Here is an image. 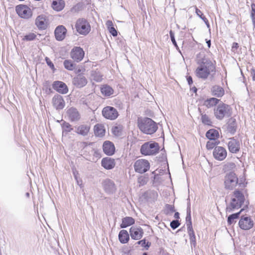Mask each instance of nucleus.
Returning <instances> with one entry per match:
<instances>
[{
	"label": "nucleus",
	"instance_id": "obj_64",
	"mask_svg": "<svg viewBox=\"0 0 255 255\" xmlns=\"http://www.w3.org/2000/svg\"><path fill=\"white\" fill-rule=\"evenodd\" d=\"M206 43L207 44V46H208V47L209 48L211 47V40H207V39H206Z\"/></svg>",
	"mask_w": 255,
	"mask_h": 255
},
{
	"label": "nucleus",
	"instance_id": "obj_30",
	"mask_svg": "<svg viewBox=\"0 0 255 255\" xmlns=\"http://www.w3.org/2000/svg\"><path fill=\"white\" fill-rule=\"evenodd\" d=\"M94 131L96 136L102 137L105 135L106 130L103 125L98 124L95 125Z\"/></svg>",
	"mask_w": 255,
	"mask_h": 255
},
{
	"label": "nucleus",
	"instance_id": "obj_44",
	"mask_svg": "<svg viewBox=\"0 0 255 255\" xmlns=\"http://www.w3.org/2000/svg\"><path fill=\"white\" fill-rule=\"evenodd\" d=\"M135 244L141 245V246L146 250H148V249L151 246V243L148 241H146L145 238H144L141 240L138 241L135 243Z\"/></svg>",
	"mask_w": 255,
	"mask_h": 255
},
{
	"label": "nucleus",
	"instance_id": "obj_60",
	"mask_svg": "<svg viewBox=\"0 0 255 255\" xmlns=\"http://www.w3.org/2000/svg\"><path fill=\"white\" fill-rule=\"evenodd\" d=\"M106 25L108 29L114 26L113 23L111 20H108L106 22Z\"/></svg>",
	"mask_w": 255,
	"mask_h": 255
},
{
	"label": "nucleus",
	"instance_id": "obj_21",
	"mask_svg": "<svg viewBox=\"0 0 255 255\" xmlns=\"http://www.w3.org/2000/svg\"><path fill=\"white\" fill-rule=\"evenodd\" d=\"M67 31V29L64 25L57 26L54 30L55 39L59 41L63 40L65 38Z\"/></svg>",
	"mask_w": 255,
	"mask_h": 255
},
{
	"label": "nucleus",
	"instance_id": "obj_34",
	"mask_svg": "<svg viewBox=\"0 0 255 255\" xmlns=\"http://www.w3.org/2000/svg\"><path fill=\"white\" fill-rule=\"evenodd\" d=\"M206 136L209 140H217L219 136V133L217 130L212 128L206 132Z\"/></svg>",
	"mask_w": 255,
	"mask_h": 255
},
{
	"label": "nucleus",
	"instance_id": "obj_11",
	"mask_svg": "<svg viewBox=\"0 0 255 255\" xmlns=\"http://www.w3.org/2000/svg\"><path fill=\"white\" fill-rule=\"evenodd\" d=\"M102 115L106 119L110 120H114L119 116L117 109L111 106L105 107L102 110Z\"/></svg>",
	"mask_w": 255,
	"mask_h": 255
},
{
	"label": "nucleus",
	"instance_id": "obj_18",
	"mask_svg": "<svg viewBox=\"0 0 255 255\" xmlns=\"http://www.w3.org/2000/svg\"><path fill=\"white\" fill-rule=\"evenodd\" d=\"M104 191L108 194H112L115 192L116 187L113 181L110 179H106L102 182Z\"/></svg>",
	"mask_w": 255,
	"mask_h": 255
},
{
	"label": "nucleus",
	"instance_id": "obj_7",
	"mask_svg": "<svg viewBox=\"0 0 255 255\" xmlns=\"http://www.w3.org/2000/svg\"><path fill=\"white\" fill-rule=\"evenodd\" d=\"M197 64L203 67L204 70L210 75L212 73L215 74L216 72V64L213 63L209 58L204 56L197 61Z\"/></svg>",
	"mask_w": 255,
	"mask_h": 255
},
{
	"label": "nucleus",
	"instance_id": "obj_27",
	"mask_svg": "<svg viewBox=\"0 0 255 255\" xmlns=\"http://www.w3.org/2000/svg\"><path fill=\"white\" fill-rule=\"evenodd\" d=\"M195 73L198 78L203 80L207 79L208 76L210 75V74L204 70L203 67L199 65H198V66L196 68Z\"/></svg>",
	"mask_w": 255,
	"mask_h": 255
},
{
	"label": "nucleus",
	"instance_id": "obj_39",
	"mask_svg": "<svg viewBox=\"0 0 255 255\" xmlns=\"http://www.w3.org/2000/svg\"><path fill=\"white\" fill-rule=\"evenodd\" d=\"M199 111L200 113H201V111L200 108H199ZM201 121L204 125L209 126H212V122L211 121V119H210L208 115H207L206 114L201 113Z\"/></svg>",
	"mask_w": 255,
	"mask_h": 255
},
{
	"label": "nucleus",
	"instance_id": "obj_56",
	"mask_svg": "<svg viewBox=\"0 0 255 255\" xmlns=\"http://www.w3.org/2000/svg\"><path fill=\"white\" fill-rule=\"evenodd\" d=\"M252 11H251V17L254 15L255 16V4L252 3L251 4Z\"/></svg>",
	"mask_w": 255,
	"mask_h": 255
},
{
	"label": "nucleus",
	"instance_id": "obj_48",
	"mask_svg": "<svg viewBox=\"0 0 255 255\" xmlns=\"http://www.w3.org/2000/svg\"><path fill=\"white\" fill-rule=\"evenodd\" d=\"M175 211L174 205L166 204L164 212L166 215H169Z\"/></svg>",
	"mask_w": 255,
	"mask_h": 255
},
{
	"label": "nucleus",
	"instance_id": "obj_37",
	"mask_svg": "<svg viewBox=\"0 0 255 255\" xmlns=\"http://www.w3.org/2000/svg\"><path fill=\"white\" fill-rule=\"evenodd\" d=\"M61 128L62 129L63 135H66L73 129L72 126L69 123L66 122V121L63 122L62 124H61Z\"/></svg>",
	"mask_w": 255,
	"mask_h": 255
},
{
	"label": "nucleus",
	"instance_id": "obj_52",
	"mask_svg": "<svg viewBox=\"0 0 255 255\" xmlns=\"http://www.w3.org/2000/svg\"><path fill=\"white\" fill-rule=\"evenodd\" d=\"M45 60L47 65L53 70V72H54L56 69L54 67L53 63L50 60V59L48 57H46L45 58Z\"/></svg>",
	"mask_w": 255,
	"mask_h": 255
},
{
	"label": "nucleus",
	"instance_id": "obj_2",
	"mask_svg": "<svg viewBox=\"0 0 255 255\" xmlns=\"http://www.w3.org/2000/svg\"><path fill=\"white\" fill-rule=\"evenodd\" d=\"M245 201V197L242 191L235 190L233 192L231 202L226 208V212L231 213L242 207Z\"/></svg>",
	"mask_w": 255,
	"mask_h": 255
},
{
	"label": "nucleus",
	"instance_id": "obj_28",
	"mask_svg": "<svg viewBox=\"0 0 255 255\" xmlns=\"http://www.w3.org/2000/svg\"><path fill=\"white\" fill-rule=\"evenodd\" d=\"M212 95L218 98L222 97L225 94L224 89L220 86H213L211 89Z\"/></svg>",
	"mask_w": 255,
	"mask_h": 255
},
{
	"label": "nucleus",
	"instance_id": "obj_1",
	"mask_svg": "<svg viewBox=\"0 0 255 255\" xmlns=\"http://www.w3.org/2000/svg\"><path fill=\"white\" fill-rule=\"evenodd\" d=\"M137 126L140 130L146 134L155 133L158 128L157 124L151 119L147 117L138 118Z\"/></svg>",
	"mask_w": 255,
	"mask_h": 255
},
{
	"label": "nucleus",
	"instance_id": "obj_61",
	"mask_svg": "<svg viewBox=\"0 0 255 255\" xmlns=\"http://www.w3.org/2000/svg\"><path fill=\"white\" fill-rule=\"evenodd\" d=\"M190 87V91H192L193 92H194L195 93H197L198 89L195 86L191 87V86Z\"/></svg>",
	"mask_w": 255,
	"mask_h": 255
},
{
	"label": "nucleus",
	"instance_id": "obj_5",
	"mask_svg": "<svg viewBox=\"0 0 255 255\" xmlns=\"http://www.w3.org/2000/svg\"><path fill=\"white\" fill-rule=\"evenodd\" d=\"M214 115L219 120H223L225 117H229L232 115L231 108L223 103H220L214 109Z\"/></svg>",
	"mask_w": 255,
	"mask_h": 255
},
{
	"label": "nucleus",
	"instance_id": "obj_24",
	"mask_svg": "<svg viewBox=\"0 0 255 255\" xmlns=\"http://www.w3.org/2000/svg\"><path fill=\"white\" fill-rule=\"evenodd\" d=\"M116 165L114 159L109 157L103 158L101 161V165L107 170H110L114 168Z\"/></svg>",
	"mask_w": 255,
	"mask_h": 255
},
{
	"label": "nucleus",
	"instance_id": "obj_13",
	"mask_svg": "<svg viewBox=\"0 0 255 255\" xmlns=\"http://www.w3.org/2000/svg\"><path fill=\"white\" fill-rule=\"evenodd\" d=\"M72 83L75 87L81 89L87 85L88 81L83 74H79L72 79Z\"/></svg>",
	"mask_w": 255,
	"mask_h": 255
},
{
	"label": "nucleus",
	"instance_id": "obj_51",
	"mask_svg": "<svg viewBox=\"0 0 255 255\" xmlns=\"http://www.w3.org/2000/svg\"><path fill=\"white\" fill-rule=\"evenodd\" d=\"M170 225L173 230H175L180 225V223L177 220H173L170 222Z\"/></svg>",
	"mask_w": 255,
	"mask_h": 255
},
{
	"label": "nucleus",
	"instance_id": "obj_23",
	"mask_svg": "<svg viewBox=\"0 0 255 255\" xmlns=\"http://www.w3.org/2000/svg\"><path fill=\"white\" fill-rule=\"evenodd\" d=\"M103 149L104 152L109 156L113 155L115 152L114 144L109 140L105 141L104 142L103 144Z\"/></svg>",
	"mask_w": 255,
	"mask_h": 255
},
{
	"label": "nucleus",
	"instance_id": "obj_8",
	"mask_svg": "<svg viewBox=\"0 0 255 255\" xmlns=\"http://www.w3.org/2000/svg\"><path fill=\"white\" fill-rule=\"evenodd\" d=\"M17 14L21 18L28 19L32 15L31 9L26 5L19 4L16 6Z\"/></svg>",
	"mask_w": 255,
	"mask_h": 255
},
{
	"label": "nucleus",
	"instance_id": "obj_16",
	"mask_svg": "<svg viewBox=\"0 0 255 255\" xmlns=\"http://www.w3.org/2000/svg\"><path fill=\"white\" fill-rule=\"evenodd\" d=\"M52 103L53 107L58 111L62 110L65 106V102L63 97L57 94L53 97Z\"/></svg>",
	"mask_w": 255,
	"mask_h": 255
},
{
	"label": "nucleus",
	"instance_id": "obj_25",
	"mask_svg": "<svg viewBox=\"0 0 255 255\" xmlns=\"http://www.w3.org/2000/svg\"><path fill=\"white\" fill-rule=\"evenodd\" d=\"M237 124L236 120L234 118L232 117L227 123V130L231 135H234L237 131Z\"/></svg>",
	"mask_w": 255,
	"mask_h": 255
},
{
	"label": "nucleus",
	"instance_id": "obj_42",
	"mask_svg": "<svg viewBox=\"0 0 255 255\" xmlns=\"http://www.w3.org/2000/svg\"><path fill=\"white\" fill-rule=\"evenodd\" d=\"M63 65L65 69L72 71L73 70L76 66V64H74L71 60H65L63 62Z\"/></svg>",
	"mask_w": 255,
	"mask_h": 255
},
{
	"label": "nucleus",
	"instance_id": "obj_53",
	"mask_svg": "<svg viewBox=\"0 0 255 255\" xmlns=\"http://www.w3.org/2000/svg\"><path fill=\"white\" fill-rule=\"evenodd\" d=\"M157 160L159 162H162L167 160L166 155L165 153L161 152V154L157 157Z\"/></svg>",
	"mask_w": 255,
	"mask_h": 255
},
{
	"label": "nucleus",
	"instance_id": "obj_35",
	"mask_svg": "<svg viewBox=\"0 0 255 255\" xmlns=\"http://www.w3.org/2000/svg\"><path fill=\"white\" fill-rule=\"evenodd\" d=\"M244 209H241L240 211L237 213L232 214L229 215L227 218V223L228 225H231L235 223V220L238 219L240 218V215Z\"/></svg>",
	"mask_w": 255,
	"mask_h": 255
},
{
	"label": "nucleus",
	"instance_id": "obj_62",
	"mask_svg": "<svg viewBox=\"0 0 255 255\" xmlns=\"http://www.w3.org/2000/svg\"><path fill=\"white\" fill-rule=\"evenodd\" d=\"M174 217L176 219V220H178V219L180 218V214L178 212H176L175 213Z\"/></svg>",
	"mask_w": 255,
	"mask_h": 255
},
{
	"label": "nucleus",
	"instance_id": "obj_22",
	"mask_svg": "<svg viewBox=\"0 0 255 255\" xmlns=\"http://www.w3.org/2000/svg\"><path fill=\"white\" fill-rule=\"evenodd\" d=\"M52 88L58 93L61 94H67L68 88L66 84L62 81H55L52 84Z\"/></svg>",
	"mask_w": 255,
	"mask_h": 255
},
{
	"label": "nucleus",
	"instance_id": "obj_33",
	"mask_svg": "<svg viewBox=\"0 0 255 255\" xmlns=\"http://www.w3.org/2000/svg\"><path fill=\"white\" fill-rule=\"evenodd\" d=\"M135 220L131 217H126L122 219V223L120 225L121 228H126L127 227L132 225L134 224Z\"/></svg>",
	"mask_w": 255,
	"mask_h": 255
},
{
	"label": "nucleus",
	"instance_id": "obj_36",
	"mask_svg": "<svg viewBox=\"0 0 255 255\" xmlns=\"http://www.w3.org/2000/svg\"><path fill=\"white\" fill-rule=\"evenodd\" d=\"M220 100L216 98H210L205 100L203 105L208 108L216 106L219 102Z\"/></svg>",
	"mask_w": 255,
	"mask_h": 255
},
{
	"label": "nucleus",
	"instance_id": "obj_26",
	"mask_svg": "<svg viewBox=\"0 0 255 255\" xmlns=\"http://www.w3.org/2000/svg\"><path fill=\"white\" fill-rule=\"evenodd\" d=\"M76 130L75 132L83 136H87L90 131V126L88 125H80V126H78L76 128Z\"/></svg>",
	"mask_w": 255,
	"mask_h": 255
},
{
	"label": "nucleus",
	"instance_id": "obj_43",
	"mask_svg": "<svg viewBox=\"0 0 255 255\" xmlns=\"http://www.w3.org/2000/svg\"><path fill=\"white\" fill-rule=\"evenodd\" d=\"M195 11H196V13L197 14V15L201 18L202 19L204 22H205V23L206 24V26H207V27L208 28H210V24H209V22L208 21V20L207 19V18L204 15L203 12L199 9H198L197 7H196V10H195Z\"/></svg>",
	"mask_w": 255,
	"mask_h": 255
},
{
	"label": "nucleus",
	"instance_id": "obj_10",
	"mask_svg": "<svg viewBox=\"0 0 255 255\" xmlns=\"http://www.w3.org/2000/svg\"><path fill=\"white\" fill-rule=\"evenodd\" d=\"M238 224L242 230H249L254 227V222L250 216H242Z\"/></svg>",
	"mask_w": 255,
	"mask_h": 255
},
{
	"label": "nucleus",
	"instance_id": "obj_3",
	"mask_svg": "<svg viewBox=\"0 0 255 255\" xmlns=\"http://www.w3.org/2000/svg\"><path fill=\"white\" fill-rule=\"evenodd\" d=\"M238 184L241 185V183L239 182V178L235 172L232 171L226 172L224 178L225 189L229 191L233 190Z\"/></svg>",
	"mask_w": 255,
	"mask_h": 255
},
{
	"label": "nucleus",
	"instance_id": "obj_47",
	"mask_svg": "<svg viewBox=\"0 0 255 255\" xmlns=\"http://www.w3.org/2000/svg\"><path fill=\"white\" fill-rule=\"evenodd\" d=\"M169 35H170V38H171V40L173 44V45L175 47L176 49H177V50L181 54V50H180L177 44V42L176 41V40H175V36H174V32L172 30H170V31H169Z\"/></svg>",
	"mask_w": 255,
	"mask_h": 255
},
{
	"label": "nucleus",
	"instance_id": "obj_50",
	"mask_svg": "<svg viewBox=\"0 0 255 255\" xmlns=\"http://www.w3.org/2000/svg\"><path fill=\"white\" fill-rule=\"evenodd\" d=\"M148 178V177H145L144 176H141L138 178L137 182L139 184V186H142L145 185L147 181Z\"/></svg>",
	"mask_w": 255,
	"mask_h": 255
},
{
	"label": "nucleus",
	"instance_id": "obj_59",
	"mask_svg": "<svg viewBox=\"0 0 255 255\" xmlns=\"http://www.w3.org/2000/svg\"><path fill=\"white\" fill-rule=\"evenodd\" d=\"M73 174L74 175L75 180H76L78 184H79V181L78 180V176H77L78 174V172L76 170H73Z\"/></svg>",
	"mask_w": 255,
	"mask_h": 255
},
{
	"label": "nucleus",
	"instance_id": "obj_12",
	"mask_svg": "<svg viewBox=\"0 0 255 255\" xmlns=\"http://www.w3.org/2000/svg\"><path fill=\"white\" fill-rule=\"evenodd\" d=\"M85 55V52L80 47L75 46L71 50V57L74 61L79 62L82 60Z\"/></svg>",
	"mask_w": 255,
	"mask_h": 255
},
{
	"label": "nucleus",
	"instance_id": "obj_63",
	"mask_svg": "<svg viewBox=\"0 0 255 255\" xmlns=\"http://www.w3.org/2000/svg\"><path fill=\"white\" fill-rule=\"evenodd\" d=\"M251 18H252L254 28H255V16L254 15H253V16L252 17H251Z\"/></svg>",
	"mask_w": 255,
	"mask_h": 255
},
{
	"label": "nucleus",
	"instance_id": "obj_20",
	"mask_svg": "<svg viewBox=\"0 0 255 255\" xmlns=\"http://www.w3.org/2000/svg\"><path fill=\"white\" fill-rule=\"evenodd\" d=\"M226 149L222 146H216L213 151L214 157L219 161L223 160L227 157Z\"/></svg>",
	"mask_w": 255,
	"mask_h": 255
},
{
	"label": "nucleus",
	"instance_id": "obj_15",
	"mask_svg": "<svg viewBox=\"0 0 255 255\" xmlns=\"http://www.w3.org/2000/svg\"><path fill=\"white\" fill-rule=\"evenodd\" d=\"M143 230L140 227L132 226L129 229V235L134 240H139L143 237Z\"/></svg>",
	"mask_w": 255,
	"mask_h": 255
},
{
	"label": "nucleus",
	"instance_id": "obj_9",
	"mask_svg": "<svg viewBox=\"0 0 255 255\" xmlns=\"http://www.w3.org/2000/svg\"><path fill=\"white\" fill-rule=\"evenodd\" d=\"M133 166L136 172L143 173L149 170L150 164L147 160L141 159L136 160Z\"/></svg>",
	"mask_w": 255,
	"mask_h": 255
},
{
	"label": "nucleus",
	"instance_id": "obj_41",
	"mask_svg": "<svg viewBox=\"0 0 255 255\" xmlns=\"http://www.w3.org/2000/svg\"><path fill=\"white\" fill-rule=\"evenodd\" d=\"M187 231L189 236L191 246H193L194 247H195L196 245V240L193 229H187Z\"/></svg>",
	"mask_w": 255,
	"mask_h": 255
},
{
	"label": "nucleus",
	"instance_id": "obj_6",
	"mask_svg": "<svg viewBox=\"0 0 255 255\" xmlns=\"http://www.w3.org/2000/svg\"><path fill=\"white\" fill-rule=\"evenodd\" d=\"M77 32L83 35H87L91 31V25L87 19L84 18L78 19L75 23Z\"/></svg>",
	"mask_w": 255,
	"mask_h": 255
},
{
	"label": "nucleus",
	"instance_id": "obj_19",
	"mask_svg": "<svg viewBox=\"0 0 255 255\" xmlns=\"http://www.w3.org/2000/svg\"><path fill=\"white\" fill-rule=\"evenodd\" d=\"M66 114L69 120L71 122H78L81 118L79 111L74 107H71L68 109L66 111Z\"/></svg>",
	"mask_w": 255,
	"mask_h": 255
},
{
	"label": "nucleus",
	"instance_id": "obj_29",
	"mask_svg": "<svg viewBox=\"0 0 255 255\" xmlns=\"http://www.w3.org/2000/svg\"><path fill=\"white\" fill-rule=\"evenodd\" d=\"M102 94L107 97H109L114 94L113 89L107 84L102 85L100 88Z\"/></svg>",
	"mask_w": 255,
	"mask_h": 255
},
{
	"label": "nucleus",
	"instance_id": "obj_38",
	"mask_svg": "<svg viewBox=\"0 0 255 255\" xmlns=\"http://www.w3.org/2000/svg\"><path fill=\"white\" fill-rule=\"evenodd\" d=\"M91 76L92 79L97 82H100L103 79V76L100 72L97 70L92 71Z\"/></svg>",
	"mask_w": 255,
	"mask_h": 255
},
{
	"label": "nucleus",
	"instance_id": "obj_14",
	"mask_svg": "<svg viewBox=\"0 0 255 255\" xmlns=\"http://www.w3.org/2000/svg\"><path fill=\"white\" fill-rule=\"evenodd\" d=\"M35 24L39 30H45L48 26V19L45 14H40L36 18Z\"/></svg>",
	"mask_w": 255,
	"mask_h": 255
},
{
	"label": "nucleus",
	"instance_id": "obj_57",
	"mask_svg": "<svg viewBox=\"0 0 255 255\" xmlns=\"http://www.w3.org/2000/svg\"><path fill=\"white\" fill-rule=\"evenodd\" d=\"M187 81L188 82V85L191 86V85L193 84V79L191 76H189L187 77Z\"/></svg>",
	"mask_w": 255,
	"mask_h": 255
},
{
	"label": "nucleus",
	"instance_id": "obj_31",
	"mask_svg": "<svg viewBox=\"0 0 255 255\" xmlns=\"http://www.w3.org/2000/svg\"><path fill=\"white\" fill-rule=\"evenodd\" d=\"M65 5L64 0H54L52 2V7L57 11L62 10L64 8Z\"/></svg>",
	"mask_w": 255,
	"mask_h": 255
},
{
	"label": "nucleus",
	"instance_id": "obj_32",
	"mask_svg": "<svg viewBox=\"0 0 255 255\" xmlns=\"http://www.w3.org/2000/svg\"><path fill=\"white\" fill-rule=\"evenodd\" d=\"M119 240L121 243L126 244L129 240V235L125 230H121L119 234Z\"/></svg>",
	"mask_w": 255,
	"mask_h": 255
},
{
	"label": "nucleus",
	"instance_id": "obj_46",
	"mask_svg": "<svg viewBox=\"0 0 255 255\" xmlns=\"http://www.w3.org/2000/svg\"><path fill=\"white\" fill-rule=\"evenodd\" d=\"M122 131L123 128L120 125L115 126L112 128V133L117 136H121L122 133Z\"/></svg>",
	"mask_w": 255,
	"mask_h": 255
},
{
	"label": "nucleus",
	"instance_id": "obj_58",
	"mask_svg": "<svg viewBox=\"0 0 255 255\" xmlns=\"http://www.w3.org/2000/svg\"><path fill=\"white\" fill-rule=\"evenodd\" d=\"M251 76L253 81H255V70L253 68L251 69Z\"/></svg>",
	"mask_w": 255,
	"mask_h": 255
},
{
	"label": "nucleus",
	"instance_id": "obj_40",
	"mask_svg": "<svg viewBox=\"0 0 255 255\" xmlns=\"http://www.w3.org/2000/svg\"><path fill=\"white\" fill-rule=\"evenodd\" d=\"M185 221L187 229L193 228L191 220V211L189 208L187 210Z\"/></svg>",
	"mask_w": 255,
	"mask_h": 255
},
{
	"label": "nucleus",
	"instance_id": "obj_54",
	"mask_svg": "<svg viewBox=\"0 0 255 255\" xmlns=\"http://www.w3.org/2000/svg\"><path fill=\"white\" fill-rule=\"evenodd\" d=\"M110 33L114 37L117 36L118 35V32L114 26L110 27L108 29Z\"/></svg>",
	"mask_w": 255,
	"mask_h": 255
},
{
	"label": "nucleus",
	"instance_id": "obj_55",
	"mask_svg": "<svg viewBox=\"0 0 255 255\" xmlns=\"http://www.w3.org/2000/svg\"><path fill=\"white\" fill-rule=\"evenodd\" d=\"M239 45L237 42H234L232 46V51L233 52H236L237 49L239 48Z\"/></svg>",
	"mask_w": 255,
	"mask_h": 255
},
{
	"label": "nucleus",
	"instance_id": "obj_45",
	"mask_svg": "<svg viewBox=\"0 0 255 255\" xmlns=\"http://www.w3.org/2000/svg\"><path fill=\"white\" fill-rule=\"evenodd\" d=\"M220 143V141L217 140H209L206 143V148L208 150L213 149L217 145Z\"/></svg>",
	"mask_w": 255,
	"mask_h": 255
},
{
	"label": "nucleus",
	"instance_id": "obj_17",
	"mask_svg": "<svg viewBox=\"0 0 255 255\" xmlns=\"http://www.w3.org/2000/svg\"><path fill=\"white\" fill-rule=\"evenodd\" d=\"M240 142L238 139L235 137L229 138L228 143V148L229 151L232 153H237L240 150Z\"/></svg>",
	"mask_w": 255,
	"mask_h": 255
},
{
	"label": "nucleus",
	"instance_id": "obj_4",
	"mask_svg": "<svg viewBox=\"0 0 255 255\" xmlns=\"http://www.w3.org/2000/svg\"><path fill=\"white\" fill-rule=\"evenodd\" d=\"M159 149L158 143L149 141L145 142L141 146L140 152L141 154L145 156L155 155L159 152Z\"/></svg>",
	"mask_w": 255,
	"mask_h": 255
},
{
	"label": "nucleus",
	"instance_id": "obj_49",
	"mask_svg": "<svg viewBox=\"0 0 255 255\" xmlns=\"http://www.w3.org/2000/svg\"><path fill=\"white\" fill-rule=\"evenodd\" d=\"M36 35L34 33H29L26 34L22 38V40L29 41L35 39Z\"/></svg>",
	"mask_w": 255,
	"mask_h": 255
}]
</instances>
